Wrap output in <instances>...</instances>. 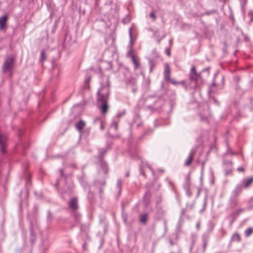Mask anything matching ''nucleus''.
Instances as JSON below:
<instances>
[{
  "label": "nucleus",
  "instance_id": "obj_1",
  "mask_svg": "<svg viewBox=\"0 0 253 253\" xmlns=\"http://www.w3.org/2000/svg\"><path fill=\"white\" fill-rule=\"evenodd\" d=\"M14 63V58L12 57H8L6 59L3 66L4 72L10 71L12 69Z\"/></svg>",
  "mask_w": 253,
  "mask_h": 253
},
{
  "label": "nucleus",
  "instance_id": "obj_2",
  "mask_svg": "<svg viewBox=\"0 0 253 253\" xmlns=\"http://www.w3.org/2000/svg\"><path fill=\"white\" fill-rule=\"evenodd\" d=\"M8 20V16L6 15L0 17V30L2 31L6 28V23Z\"/></svg>",
  "mask_w": 253,
  "mask_h": 253
},
{
  "label": "nucleus",
  "instance_id": "obj_3",
  "mask_svg": "<svg viewBox=\"0 0 253 253\" xmlns=\"http://www.w3.org/2000/svg\"><path fill=\"white\" fill-rule=\"evenodd\" d=\"M196 154V150H192L190 152L188 157L186 159L185 162V166H189L191 165L192 163L194 157Z\"/></svg>",
  "mask_w": 253,
  "mask_h": 253
},
{
  "label": "nucleus",
  "instance_id": "obj_4",
  "mask_svg": "<svg viewBox=\"0 0 253 253\" xmlns=\"http://www.w3.org/2000/svg\"><path fill=\"white\" fill-rule=\"evenodd\" d=\"M164 76L166 81L167 80H170V69L169 64L166 63L165 65L164 69Z\"/></svg>",
  "mask_w": 253,
  "mask_h": 253
},
{
  "label": "nucleus",
  "instance_id": "obj_5",
  "mask_svg": "<svg viewBox=\"0 0 253 253\" xmlns=\"http://www.w3.org/2000/svg\"><path fill=\"white\" fill-rule=\"evenodd\" d=\"M199 76V74L196 72V68L192 67L191 69V72L190 75V78L191 80L196 81Z\"/></svg>",
  "mask_w": 253,
  "mask_h": 253
},
{
  "label": "nucleus",
  "instance_id": "obj_6",
  "mask_svg": "<svg viewBox=\"0 0 253 253\" xmlns=\"http://www.w3.org/2000/svg\"><path fill=\"white\" fill-rule=\"evenodd\" d=\"M6 140V138L4 135H3L0 134V145L1 147V151L2 153H4V148L5 147V142Z\"/></svg>",
  "mask_w": 253,
  "mask_h": 253
},
{
  "label": "nucleus",
  "instance_id": "obj_7",
  "mask_svg": "<svg viewBox=\"0 0 253 253\" xmlns=\"http://www.w3.org/2000/svg\"><path fill=\"white\" fill-rule=\"evenodd\" d=\"M69 207L73 210L78 209L77 199L76 198L72 199L69 202Z\"/></svg>",
  "mask_w": 253,
  "mask_h": 253
},
{
  "label": "nucleus",
  "instance_id": "obj_8",
  "mask_svg": "<svg viewBox=\"0 0 253 253\" xmlns=\"http://www.w3.org/2000/svg\"><path fill=\"white\" fill-rule=\"evenodd\" d=\"M131 59H132V62L134 64V70H136L140 67L139 62L138 60L135 57L134 55H132L131 56Z\"/></svg>",
  "mask_w": 253,
  "mask_h": 253
},
{
  "label": "nucleus",
  "instance_id": "obj_9",
  "mask_svg": "<svg viewBox=\"0 0 253 253\" xmlns=\"http://www.w3.org/2000/svg\"><path fill=\"white\" fill-rule=\"evenodd\" d=\"M85 123L82 120H81L79 123L76 124V128L77 129L80 131L81 132L82 131L83 129L85 126Z\"/></svg>",
  "mask_w": 253,
  "mask_h": 253
},
{
  "label": "nucleus",
  "instance_id": "obj_10",
  "mask_svg": "<svg viewBox=\"0 0 253 253\" xmlns=\"http://www.w3.org/2000/svg\"><path fill=\"white\" fill-rule=\"evenodd\" d=\"M100 109L103 114H106L107 112L108 106L106 102L105 101L103 103V104L101 106Z\"/></svg>",
  "mask_w": 253,
  "mask_h": 253
},
{
  "label": "nucleus",
  "instance_id": "obj_11",
  "mask_svg": "<svg viewBox=\"0 0 253 253\" xmlns=\"http://www.w3.org/2000/svg\"><path fill=\"white\" fill-rule=\"evenodd\" d=\"M232 240L234 241L240 242L241 241L240 234L238 233H235L232 237Z\"/></svg>",
  "mask_w": 253,
  "mask_h": 253
},
{
  "label": "nucleus",
  "instance_id": "obj_12",
  "mask_svg": "<svg viewBox=\"0 0 253 253\" xmlns=\"http://www.w3.org/2000/svg\"><path fill=\"white\" fill-rule=\"evenodd\" d=\"M147 220V215L146 214H143L140 215V222L142 224H145Z\"/></svg>",
  "mask_w": 253,
  "mask_h": 253
},
{
  "label": "nucleus",
  "instance_id": "obj_13",
  "mask_svg": "<svg viewBox=\"0 0 253 253\" xmlns=\"http://www.w3.org/2000/svg\"><path fill=\"white\" fill-rule=\"evenodd\" d=\"M253 230L252 228L250 227L247 228L245 231L246 236L247 237H249L253 233Z\"/></svg>",
  "mask_w": 253,
  "mask_h": 253
},
{
  "label": "nucleus",
  "instance_id": "obj_14",
  "mask_svg": "<svg viewBox=\"0 0 253 253\" xmlns=\"http://www.w3.org/2000/svg\"><path fill=\"white\" fill-rule=\"evenodd\" d=\"M253 182V177H251L246 180L245 186L246 187H249L252 183Z\"/></svg>",
  "mask_w": 253,
  "mask_h": 253
},
{
  "label": "nucleus",
  "instance_id": "obj_15",
  "mask_svg": "<svg viewBox=\"0 0 253 253\" xmlns=\"http://www.w3.org/2000/svg\"><path fill=\"white\" fill-rule=\"evenodd\" d=\"M190 185V176L188 175L186 178V186L188 187Z\"/></svg>",
  "mask_w": 253,
  "mask_h": 253
},
{
  "label": "nucleus",
  "instance_id": "obj_16",
  "mask_svg": "<svg viewBox=\"0 0 253 253\" xmlns=\"http://www.w3.org/2000/svg\"><path fill=\"white\" fill-rule=\"evenodd\" d=\"M46 59L45 53L44 51H42L41 53V60L43 61Z\"/></svg>",
  "mask_w": 253,
  "mask_h": 253
},
{
  "label": "nucleus",
  "instance_id": "obj_17",
  "mask_svg": "<svg viewBox=\"0 0 253 253\" xmlns=\"http://www.w3.org/2000/svg\"><path fill=\"white\" fill-rule=\"evenodd\" d=\"M150 17L154 21L156 19V16L155 14V13L154 11H152L151 12L150 14Z\"/></svg>",
  "mask_w": 253,
  "mask_h": 253
},
{
  "label": "nucleus",
  "instance_id": "obj_18",
  "mask_svg": "<svg viewBox=\"0 0 253 253\" xmlns=\"http://www.w3.org/2000/svg\"><path fill=\"white\" fill-rule=\"evenodd\" d=\"M167 81L173 84H178L177 82L174 81L173 79H171L170 78V80H167Z\"/></svg>",
  "mask_w": 253,
  "mask_h": 253
},
{
  "label": "nucleus",
  "instance_id": "obj_19",
  "mask_svg": "<svg viewBox=\"0 0 253 253\" xmlns=\"http://www.w3.org/2000/svg\"><path fill=\"white\" fill-rule=\"evenodd\" d=\"M238 170L239 171H242V172H244L245 171L244 169L243 168H242V167L239 168L238 169Z\"/></svg>",
  "mask_w": 253,
  "mask_h": 253
},
{
  "label": "nucleus",
  "instance_id": "obj_20",
  "mask_svg": "<svg viewBox=\"0 0 253 253\" xmlns=\"http://www.w3.org/2000/svg\"><path fill=\"white\" fill-rule=\"evenodd\" d=\"M166 53H167V55H168L169 56L170 55V50H169V49H167L166 50Z\"/></svg>",
  "mask_w": 253,
  "mask_h": 253
},
{
  "label": "nucleus",
  "instance_id": "obj_21",
  "mask_svg": "<svg viewBox=\"0 0 253 253\" xmlns=\"http://www.w3.org/2000/svg\"><path fill=\"white\" fill-rule=\"evenodd\" d=\"M101 129H104V125H103V123L102 122H101Z\"/></svg>",
  "mask_w": 253,
  "mask_h": 253
},
{
  "label": "nucleus",
  "instance_id": "obj_22",
  "mask_svg": "<svg viewBox=\"0 0 253 253\" xmlns=\"http://www.w3.org/2000/svg\"><path fill=\"white\" fill-rule=\"evenodd\" d=\"M240 211H243V210H241Z\"/></svg>",
  "mask_w": 253,
  "mask_h": 253
}]
</instances>
